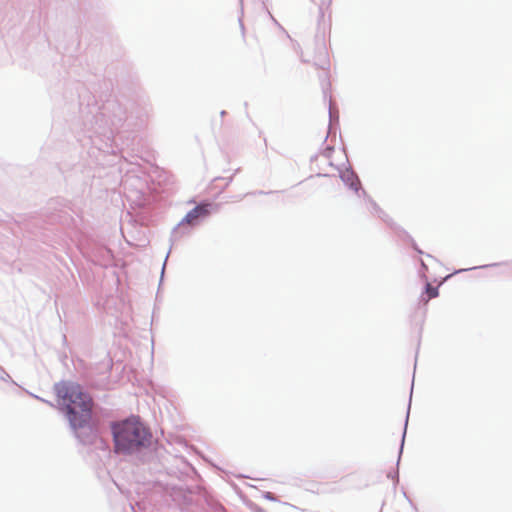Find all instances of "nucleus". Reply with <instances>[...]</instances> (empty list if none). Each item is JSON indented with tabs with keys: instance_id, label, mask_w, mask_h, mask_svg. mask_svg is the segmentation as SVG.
I'll return each instance as SVG.
<instances>
[{
	"instance_id": "obj_1",
	"label": "nucleus",
	"mask_w": 512,
	"mask_h": 512,
	"mask_svg": "<svg viewBox=\"0 0 512 512\" xmlns=\"http://www.w3.org/2000/svg\"><path fill=\"white\" fill-rule=\"evenodd\" d=\"M56 400L65 412L74 429L82 428L91 419L93 401L82 387L71 381H62L55 385Z\"/></svg>"
},
{
	"instance_id": "obj_2",
	"label": "nucleus",
	"mask_w": 512,
	"mask_h": 512,
	"mask_svg": "<svg viewBox=\"0 0 512 512\" xmlns=\"http://www.w3.org/2000/svg\"><path fill=\"white\" fill-rule=\"evenodd\" d=\"M114 450L120 454H130L148 442L150 434L137 419L130 418L112 426Z\"/></svg>"
},
{
	"instance_id": "obj_3",
	"label": "nucleus",
	"mask_w": 512,
	"mask_h": 512,
	"mask_svg": "<svg viewBox=\"0 0 512 512\" xmlns=\"http://www.w3.org/2000/svg\"><path fill=\"white\" fill-rule=\"evenodd\" d=\"M208 207V204H201L196 206L186 214L184 221L187 224H194L199 217H205L209 214Z\"/></svg>"
},
{
	"instance_id": "obj_4",
	"label": "nucleus",
	"mask_w": 512,
	"mask_h": 512,
	"mask_svg": "<svg viewBox=\"0 0 512 512\" xmlns=\"http://www.w3.org/2000/svg\"><path fill=\"white\" fill-rule=\"evenodd\" d=\"M426 297H423L424 303H427L430 299L438 296V288L433 287L430 283L426 284Z\"/></svg>"
}]
</instances>
